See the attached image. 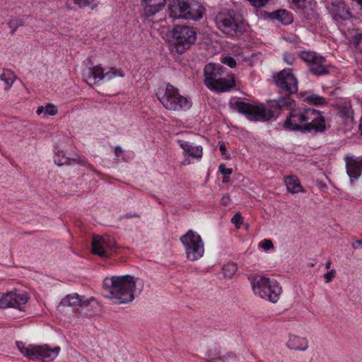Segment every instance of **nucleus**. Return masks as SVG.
I'll use <instances>...</instances> for the list:
<instances>
[{
  "label": "nucleus",
  "mask_w": 362,
  "mask_h": 362,
  "mask_svg": "<svg viewBox=\"0 0 362 362\" xmlns=\"http://www.w3.org/2000/svg\"><path fill=\"white\" fill-rule=\"evenodd\" d=\"M285 183L288 192L298 193L302 192V186L297 177L294 175L288 176L285 178Z\"/></svg>",
  "instance_id": "nucleus-25"
},
{
  "label": "nucleus",
  "mask_w": 362,
  "mask_h": 362,
  "mask_svg": "<svg viewBox=\"0 0 362 362\" xmlns=\"http://www.w3.org/2000/svg\"><path fill=\"white\" fill-rule=\"evenodd\" d=\"M28 296L25 292L17 290L5 293H0V308H14L21 310L22 306L28 303Z\"/></svg>",
  "instance_id": "nucleus-12"
},
{
  "label": "nucleus",
  "mask_w": 362,
  "mask_h": 362,
  "mask_svg": "<svg viewBox=\"0 0 362 362\" xmlns=\"http://www.w3.org/2000/svg\"><path fill=\"white\" fill-rule=\"evenodd\" d=\"M221 62L226 64L230 68H234L236 66V62L232 57H226L222 58Z\"/></svg>",
  "instance_id": "nucleus-35"
},
{
  "label": "nucleus",
  "mask_w": 362,
  "mask_h": 362,
  "mask_svg": "<svg viewBox=\"0 0 362 362\" xmlns=\"http://www.w3.org/2000/svg\"><path fill=\"white\" fill-rule=\"evenodd\" d=\"M219 150H220V151L221 152V154H222V155H226V146H225V144H223V143H222V144H221L219 145Z\"/></svg>",
  "instance_id": "nucleus-44"
},
{
  "label": "nucleus",
  "mask_w": 362,
  "mask_h": 362,
  "mask_svg": "<svg viewBox=\"0 0 362 362\" xmlns=\"http://www.w3.org/2000/svg\"><path fill=\"white\" fill-rule=\"evenodd\" d=\"M54 161L55 164L59 166L64 165H70L76 163L86 165L87 163V161L83 158L76 155L75 158H70L65 156L63 151H59L54 155Z\"/></svg>",
  "instance_id": "nucleus-20"
},
{
  "label": "nucleus",
  "mask_w": 362,
  "mask_h": 362,
  "mask_svg": "<svg viewBox=\"0 0 362 362\" xmlns=\"http://www.w3.org/2000/svg\"><path fill=\"white\" fill-rule=\"evenodd\" d=\"M84 81L90 86L97 84L103 79L111 80L116 77H124V72L121 69L110 67L105 70L100 65L93 67H86L82 72Z\"/></svg>",
  "instance_id": "nucleus-7"
},
{
  "label": "nucleus",
  "mask_w": 362,
  "mask_h": 362,
  "mask_svg": "<svg viewBox=\"0 0 362 362\" xmlns=\"http://www.w3.org/2000/svg\"><path fill=\"white\" fill-rule=\"evenodd\" d=\"M300 58L308 64V69L313 75L321 76L327 75L334 68L327 63V59L313 51H302Z\"/></svg>",
  "instance_id": "nucleus-8"
},
{
  "label": "nucleus",
  "mask_w": 362,
  "mask_h": 362,
  "mask_svg": "<svg viewBox=\"0 0 362 362\" xmlns=\"http://www.w3.org/2000/svg\"><path fill=\"white\" fill-rule=\"evenodd\" d=\"M332 15L333 20L338 23L348 21L352 16L350 8L344 1L332 4Z\"/></svg>",
  "instance_id": "nucleus-18"
},
{
  "label": "nucleus",
  "mask_w": 362,
  "mask_h": 362,
  "mask_svg": "<svg viewBox=\"0 0 362 362\" xmlns=\"http://www.w3.org/2000/svg\"><path fill=\"white\" fill-rule=\"evenodd\" d=\"M74 3L78 5L80 8L88 7L94 9L98 5L97 0H73Z\"/></svg>",
  "instance_id": "nucleus-30"
},
{
  "label": "nucleus",
  "mask_w": 362,
  "mask_h": 362,
  "mask_svg": "<svg viewBox=\"0 0 362 362\" xmlns=\"http://www.w3.org/2000/svg\"><path fill=\"white\" fill-rule=\"evenodd\" d=\"M228 182H229V176L224 175L223 179V182L227 183Z\"/></svg>",
  "instance_id": "nucleus-48"
},
{
  "label": "nucleus",
  "mask_w": 362,
  "mask_h": 362,
  "mask_svg": "<svg viewBox=\"0 0 362 362\" xmlns=\"http://www.w3.org/2000/svg\"><path fill=\"white\" fill-rule=\"evenodd\" d=\"M0 80L4 82L6 85L4 89L7 90L12 86L16 80V76L12 71L4 69L3 73L0 75Z\"/></svg>",
  "instance_id": "nucleus-27"
},
{
  "label": "nucleus",
  "mask_w": 362,
  "mask_h": 362,
  "mask_svg": "<svg viewBox=\"0 0 362 362\" xmlns=\"http://www.w3.org/2000/svg\"><path fill=\"white\" fill-rule=\"evenodd\" d=\"M230 202V197L228 194L223 196L221 199V204L223 205L227 206Z\"/></svg>",
  "instance_id": "nucleus-42"
},
{
  "label": "nucleus",
  "mask_w": 362,
  "mask_h": 362,
  "mask_svg": "<svg viewBox=\"0 0 362 362\" xmlns=\"http://www.w3.org/2000/svg\"><path fill=\"white\" fill-rule=\"evenodd\" d=\"M352 247H353V248H354V250H356V249L358 248L357 247H356V246H355V244H353V245H352Z\"/></svg>",
  "instance_id": "nucleus-52"
},
{
  "label": "nucleus",
  "mask_w": 362,
  "mask_h": 362,
  "mask_svg": "<svg viewBox=\"0 0 362 362\" xmlns=\"http://www.w3.org/2000/svg\"><path fill=\"white\" fill-rule=\"evenodd\" d=\"M60 304L64 306H88L89 300H82L78 294L68 295L64 298Z\"/></svg>",
  "instance_id": "nucleus-24"
},
{
  "label": "nucleus",
  "mask_w": 362,
  "mask_h": 362,
  "mask_svg": "<svg viewBox=\"0 0 362 362\" xmlns=\"http://www.w3.org/2000/svg\"><path fill=\"white\" fill-rule=\"evenodd\" d=\"M251 284L255 295L272 303L277 302L282 291L276 281L262 276L252 277Z\"/></svg>",
  "instance_id": "nucleus-5"
},
{
  "label": "nucleus",
  "mask_w": 362,
  "mask_h": 362,
  "mask_svg": "<svg viewBox=\"0 0 362 362\" xmlns=\"http://www.w3.org/2000/svg\"><path fill=\"white\" fill-rule=\"evenodd\" d=\"M214 21L218 28L224 33L231 35L236 33L239 24L232 12L222 11L216 16Z\"/></svg>",
  "instance_id": "nucleus-13"
},
{
  "label": "nucleus",
  "mask_w": 362,
  "mask_h": 362,
  "mask_svg": "<svg viewBox=\"0 0 362 362\" xmlns=\"http://www.w3.org/2000/svg\"><path fill=\"white\" fill-rule=\"evenodd\" d=\"M306 0H292V3L298 8H303Z\"/></svg>",
  "instance_id": "nucleus-41"
},
{
  "label": "nucleus",
  "mask_w": 362,
  "mask_h": 362,
  "mask_svg": "<svg viewBox=\"0 0 362 362\" xmlns=\"http://www.w3.org/2000/svg\"><path fill=\"white\" fill-rule=\"evenodd\" d=\"M17 346L20 351L29 359L42 360L44 362L53 361L60 351L59 346L51 348L47 345L25 346L22 342H17Z\"/></svg>",
  "instance_id": "nucleus-6"
},
{
  "label": "nucleus",
  "mask_w": 362,
  "mask_h": 362,
  "mask_svg": "<svg viewBox=\"0 0 362 362\" xmlns=\"http://www.w3.org/2000/svg\"><path fill=\"white\" fill-rule=\"evenodd\" d=\"M346 170L351 182L362 176V156H346L344 158Z\"/></svg>",
  "instance_id": "nucleus-16"
},
{
  "label": "nucleus",
  "mask_w": 362,
  "mask_h": 362,
  "mask_svg": "<svg viewBox=\"0 0 362 362\" xmlns=\"http://www.w3.org/2000/svg\"><path fill=\"white\" fill-rule=\"evenodd\" d=\"M255 7H263L269 0H247Z\"/></svg>",
  "instance_id": "nucleus-38"
},
{
  "label": "nucleus",
  "mask_w": 362,
  "mask_h": 362,
  "mask_svg": "<svg viewBox=\"0 0 362 362\" xmlns=\"http://www.w3.org/2000/svg\"><path fill=\"white\" fill-rule=\"evenodd\" d=\"M296 60V57L293 53L286 52L284 54V61L289 65H292Z\"/></svg>",
  "instance_id": "nucleus-36"
},
{
  "label": "nucleus",
  "mask_w": 362,
  "mask_h": 362,
  "mask_svg": "<svg viewBox=\"0 0 362 362\" xmlns=\"http://www.w3.org/2000/svg\"><path fill=\"white\" fill-rule=\"evenodd\" d=\"M306 119V126L303 128L305 132L317 134L325 131V119L320 112L315 109H307Z\"/></svg>",
  "instance_id": "nucleus-14"
},
{
  "label": "nucleus",
  "mask_w": 362,
  "mask_h": 362,
  "mask_svg": "<svg viewBox=\"0 0 362 362\" xmlns=\"http://www.w3.org/2000/svg\"><path fill=\"white\" fill-rule=\"evenodd\" d=\"M185 247L186 257L189 261H196L200 259L204 253V243L201 236L189 230L180 238Z\"/></svg>",
  "instance_id": "nucleus-9"
},
{
  "label": "nucleus",
  "mask_w": 362,
  "mask_h": 362,
  "mask_svg": "<svg viewBox=\"0 0 362 362\" xmlns=\"http://www.w3.org/2000/svg\"><path fill=\"white\" fill-rule=\"evenodd\" d=\"M116 248L115 238L110 235H94L92 240V252L100 257L107 258Z\"/></svg>",
  "instance_id": "nucleus-11"
},
{
  "label": "nucleus",
  "mask_w": 362,
  "mask_h": 362,
  "mask_svg": "<svg viewBox=\"0 0 362 362\" xmlns=\"http://www.w3.org/2000/svg\"><path fill=\"white\" fill-rule=\"evenodd\" d=\"M178 144L184 152L189 156L197 159L202 157L203 149L201 146H195L183 140H179Z\"/></svg>",
  "instance_id": "nucleus-22"
},
{
  "label": "nucleus",
  "mask_w": 362,
  "mask_h": 362,
  "mask_svg": "<svg viewBox=\"0 0 362 362\" xmlns=\"http://www.w3.org/2000/svg\"><path fill=\"white\" fill-rule=\"evenodd\" d=\"M125 218H134V217H139V215L137 214L136 213H134V214H127L125 216H124Z\"/></svg>",
  "instance_id": "nucleus-45"
},
{
  "label": "nucleus",
  "mask_w": 362,
  "mask_h": 362,
  "mask_svg": "<svg viewBox=\"0 0 362 362\" xmlns=\"http://www.w3.org/2000/svg\"><path fill=\"white\" fill-rule=\"evenodd\" d=\"M352 43L355 47L362 49V33H356L352 37Z\"/></svg>",
  "instance_id": "nucleus-33"
},
{
  "label": "nucleus",
  "mask_w": 362,
  "mask_h": 362,
  "mask_svg": "<svg viewBox=\"0 0 362 362\" xmlns=\"http://www.w3.org/2000/svg\"><path fill=\"white\" fill-rule=\"evenodd\" d=\"M122 152H123V150L120 146H117L115 147V155L116 157H119L122 154Z\"/></svg>",
  "instance_id": "nucleus-43"
},
{
  "label": "nucleus",
  "mask_w": 362,
  "mask_h": 362,
  "mask_svg": "<svg viewBox=\"0 0 362 362\" xmlns=\"http://www.w3.org/2000/svg\"><path fill=\"white\" fill-rule=\"evenodd\" d=\"M173 37L175 42L173 45L172 50L182 54L194 43L197 35L196 32L190 27L176 25L173 30Z\"/></svg>",
  "instance_id": "nucleus-10"
},
{
  "label": "nucleus",
  "mask_w": 362,
  "mask_h": 362,
  "mask_svg": "<svg viewBox=\"0 0 362 362\" xmlns=\"http://www.w3.org/2000/svg\"><path fill=\"white\" fill-rule=\"evenodd\" d=\"M184 19L199 21L203 17L204 8L195 0H185Z\"/></svg>",
  "instance_id": "nucleus-17"
},
{
  "label": "nucleus",
  "mask_w": 362,
  "mask_h": 362,
  "mask_svg": "<svg viewBox=\"0 0 362 362\" xmlns=\"http://www.w3.org/2000/svg\"><path fill=\"white\" fill-rule=\"evenodd\" d=\"M103 286L109 293L107 297L115 303L122 304L133 301L135 295L143 291L144 281L131 275L113 276L105 278Z\"/></svg>",
  "instance_id": "nucleus-2"
},
{
  "label": "nucleus",
  "mask_w": 362,
  "mask_h": 362,
  "mask_svg": "<svg viewBox=\"0 0 362 362\" xmlns=\"http://www.w3.org/2000/svg\"><path fill=\"white\" fill-rule=\"evenodd\" d=\"M224 68L220 64H209L204 67V84L214 91L225 92L235 86V81L231 76L223 77Z\"/></svg>",
  "instance_id": "nucleus-3"
},
{
  "label": "nucleus",
  "mask_w": 362,
  "mask_h": 362,
  "mask_svg": "<svg viewBox=\"0 0 362 362\" xmlns=\"http://www.w3.org/2000/svg\"><path fill=\"white\" fill-rule=\"evenodd\" d=\"M166 0H142L144 14L146 16H154L165 5Z\"/></svg>",
  "instance_id": "nucleus-19"
},
{
  "label": "nucleus",
  "mask_w": 362,
  "mask_h": 362,
  "mask_svg": "<svg viewBox=\"0 0 362 362\" xmlns=\"http://www.w3.org/2000/svg\"><path fill=\"white\" fill-rule=\"evenodd\" d=\"M306 113L307 109L291 110L289 116L287 117L284 122V128L292 131L305 132L303 128L306 126Z\"/></svg>",
  "instance_id": "nucleus-15"
},
{
  "label": "nucleus",
  "mask_w": 362,
  "mask_h": 362,
  "mask_svg": "<svg viewBox=\"0 0 362 362\" xmlns=\"http://www.w3.org/2000/svg\"><path fill=\"white\" fill-rule=\"evenodd\" d=\"M8 24L11 29V35H13L19 27L23 25L24 23L22 19L13 18L10 20Z\"/></svg>",
  "instance_id": "nucleus-32"
},
{
  "label": "nucleus",
  "mask_w": 362,
  "mask_h": 362,
  "mask_svg": "<svg viewBox=\"0 0 362 362\" xmlns=\"http://www.w3.org/2000/svg\"><path fill=\"white\" fill-rule=\"evenodd\" d=\"M274 79L276 86L285 93V95L270 100V109L267 110L264 105H253L243 101L230 103L233 109L252 121H267L274 117L276 110L291 109L295 101L290 95L298 91V81L291 69H284L274 76Z\"/></svg>",
  "instance_id": "nucleus-1"
},
{
  "label": "nucleus",
  "mask_w": 362,
  "mask_h": 362,
  "mask_svg": "<svg viewBox=\"0 0 362 362\" xmlns=\"http://www.w3.org/2000/svg\"><path fill=\"white\" fill-rule=\"evenodd\" d=\"M307 100L309 103L315 105H323L327 103L326 99L317 94H312L308 96Z\"/></svg>",
  "instance_id": "nucleus-31"
},
{
  "label": "nucleus",
  "mask_w": 362,
  "mask_h": 362,
  "mask_svg": "<svg viewBox=\"0 0 362 362\" xmlns=\"http://www.w3.org/2000/svg\"><path fill=\"white\" fill-rule=\"evenodd\" d=\"M221 359H216L214 361H212L211 362H221Z\"/></svg>",
  "instance_id": "nucleus-51"
},
{
  "label": "nucleus",
  "mask_w": 362,
  "mask_h": 362,
  "mask_svg": "<svg viewBox=\"0 0 362 362\" xmlns=\"http://www.w3.org/2000/svg\"><path fill=\"white\" fill-rule=\"evenodd\" d=\"M185 0H173L168 6L169 15L175 19H184Z\"/></svg>",
  "instance_id": "nucleus-21"
},
{
  "label": "nucleus",
  "mask_w": 362,
  "mask_h": 362,
  "mask_svg": "<svg viewBox=\"0 0 362 362\" xmlns=\"http://www.w3.org/2000/svg\"><path fill=\"white\" fill-rule=\"evenodd\" d=\"M259 246L262 247L264 250H269L274 248V244L271 240L264 239L262 242L259 243Z\"/></svg>",
  "instance_id": "nucleus-37"
},
{
  "label": "nucleus",
  "mask_w": 362,
  "mask_h": 362,
  "mask_svg": "<svg viewBox=\"0 0 362 362\" xmlns=\"http://www.w3.org/2000/svg\"><path fill=\"white\" fill-rule=\"evenodd\" d=\"M237 264L233 262H228L223 267V276L228 279H231L237 272Z\"/></svg>",
  "instance_id": "nucleus-28"
},
{
  "label": "nucleus",
  "mask_w": 362,
  "mask_h": 362,
  "mask_svg": "<svg viewBox=\"0 0 362 362\" xmlns=\"http://www.w3.org/2000/svg\"><path fill=\"white\" fill-rule=\"evenodd\" d=\"M331 264H332V263H331V261H330V260L327 261V262H326V264H325V268H326L327 269H330V267H331Z\"/></svg>",
  "instance_id": "nucleus-47"
},
{
  "label": "nucleus",
  "mask_w": 362,
  "mask_h": 362,
  "mask_svg": "<svg viewBox=\"0 0 362 362\" xmlns=\"http://www.w3.org/2000/svg\"><path fill=\"white\" fill-rule=\"evenodd\" d=\"M345 110H346V111L344 112L345 115H346L347 117H351V111L348 108H345Z\"/></svg>",
  "instance_id": "nucleus-46"
},
{
  "label": "nucleus",
  "mask_w": 362,
  "mask_h": 362,
  "mask_svg": "<svg viewBox=\"0 0 362 362\" xmlns=\"http://www.w3.org/2000/svg\"><path fill=\"white\" fill-rule=\"evenodd\" d=\"M355 243L362 245V238L359 240H356Z\"/></svg>",
  "instance_id": "nucleus-49"
},
{
  "label": "nucleus",
  "mask_w": 362,
  "mask_h": 362,
  "mask_svg": "<svg viewBox=\"0 0 362 362\" xmlns=\"http://www.w3.org/2000/svg\"><path fill=\"white\" fill-rule=\"evenodd\" d=\"M336 274V271L334 269H332L329 272H327L324 274V278L325 279L326 283L331 282L334 278Z\"/></svg>",
  "instance_id": "nucleus-40"
},
{
  "label": "nucleus",
  "mask_w": 362,
  "mask_h": 362,
  "mask_svg": "<svg viewBox=\"0 0 362 362\" xmlns=\"http://www.w3.org/2000/svg\"><path fill=\"white\" fill-rule=\"evenodd\" d=\"M37 115L45 113L47 115H55L57 113V109L55 105L52 103H48L46 106H40L36 111Z\"/></svg>",
  "instance_id": "nucleus-29"
},
{
  "label": "nucleus",
  "mask_w": 362,
  "mask_h": 362,
  "mask_svg": "<svg viewBox=\"0 0 362 362\" xmlns=\"http://www.w3.org/2000/svg\"><path fill=\"white\" fill-rule=\"evenodd\" d=\"M274 18L284 25H288L293 21L292 14L286 10H279L272 13Z\"/></svg>",
  "instance_id": "nucleus-26"
},
{
  "label": "nucleus",
  "mask_w": 362,
  "mask_h": 362,
  "mask_svg": "<svg viewBox=\"0 0 362 362\" xmlns=\"http://www.w3.org/2000/svg\"><path fill=\"white\" fill-rule=\"evenodd\" d=\"M287 346L296 351H305L308 348V342L306 338L296 335H291L287 342Z\"/></svg>",
  "instance_id": "nucleus-23"
},
{
  "label": "nucleus",
  "mask_w": 362,
  "mask_h": 362,
  "mask_svg": "<svg viewBox=\"0 0 362 362\" xmlns=\"http://www.w3.org/2000/svg\"><path fill=\"white\" fill-rule=\"evenodd\" d=\"M218 170L220 173L223 175L230 176V175L232 173L233 170L232 168H226V165L222 163L219 165Z\"/></svg>",
  "instance_id": "nucleus-39"
},
{
  "label": "nucleus",
  "mask_w": 362,
  "mask_h": 362,
  "mask_svg": "<svg viewBox=\"0 0 362 362\" xmlns=\"http://www.w3.org/2000/svg\"><path fill=\"white\" fill-rule=\"evenodd\" d=\"M231 221L237 228H240L243 222V218L240 214L237 213L233 216Z\"/></svg>",
  "instance_id": "nucleus-34"
},
{
  "label": "nucleus",
  "mask_w": 362,
  "mask_h": 362,
  "mask_svg": "<svg viewBox=\"0 0 362 362\" xmlns=\"http://www.w3.org/2000/svg\"><path fill=\"white\" fill-rule=\"evenodd\" d=\"M156 95L163 107L170 111H185L192 105L189 98L181 95L178 90L170 84L160 88Z\"/></svg>",
  "instance_id": "nucleus-4"
},
{
  "label": "nucleus",
  "mask_w": 362,
  "mask_h": 362,
  "mask_svg": "<svg viewBox=\"0 0 362 362\" xmlns=\"http://www.w3.org/2000/svg\"><path fill=\"white\" fill-rule=\"evenodd\" d=\"M182 164H183L184 165H188V164H189V161L187 159H185V160L182 162Z\"/></svg>",
  "instance_id": "nucleus-50"
}]
</instances>
